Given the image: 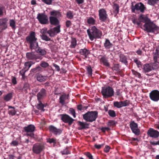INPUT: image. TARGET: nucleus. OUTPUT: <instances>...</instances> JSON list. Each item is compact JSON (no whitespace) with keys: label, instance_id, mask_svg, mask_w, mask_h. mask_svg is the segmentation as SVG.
<instances>
[{"label":"nucleus","instance_id":"f257e3e1","mask_svg":"<svg viewBox=\"0 0 159 159\" xmlns=\"http://www.w3.org/2000/svg\"><path fill=\"white\" fill-rule=\"evenodd\" d=\"M27 43L29 45L30 49L31 50H35V52L42 56H45L47 53L45 49H42L39 46L37 38L36 37L34 32L31 31L29 35L25 38Z\"/></svg>","mask_w":159,"mask_h":159},{"label":"nucleus","instance_id":"f03ea898","mask_svg":"<svg viewBox=\"0 0 159 159\" xmlns=\"http://www.w3.org/2000/svg\"><path fill=\"white\" fill-rule=\"evenodd\" d=\"M87 32L89 39L91 41L94 39H100L102 35V31L95 26L91 27L87 30Z\"/></svg>","mask_w":159,"mask_h":159},{"label":"nucleus","instance_id":"7ed1b4c3","mask_svg":"<svg viewBox=\"0 0 159 159\" xmlns=\"http://www.w3.org/2000/svg\"><path fill=\"white\" fill-rule=\"evenodd\" d=\"M143 30L148 33H155L159 30V27L151 20L148 23L145 24L143 26Z\"/></svg>","mask_w":159,"mask_h":159},{"label":"nucleus","instance_id":"20e7f679","mask_svg":"<svg viewBox=\"0 0 159 159\" xmlns=\"http://www.w3.org/2000/svg\"><path fill=\"white\" fill-rule=\"evenodd\" d=\"M97 111H89L83 115V119L86 121L92 122L96 120L98 117Z\"/></svg>","mask_w":159,"mask_h":159},{"label":"nucleus","instance_id":"39448f33","mask_svg":"<svg viewBox=\"0 0 159 159\" xmlns=\"http://www.w3.org/2000/svg\"><path fill=\"white\" fill-rule=\"evenodd\" d=\"M114 91L111 87L107 86L102 88L101 93L104 98H108L113 96Z\"/></svg>","mask_w":159,"mask_h":159},{"label":"nucleus","instance_id":"423d86ee","mask_svg":"<svg viewBox=\"0 0 159 159\" xmlns=\"http://www.w3.org/2000/svg\"><path fill=\"white\" fill-rule=\"evenodd\" d=\"M131 4V9L132 12L133 13H135V10L143 13L146 9L144 5L141 2L136 3L134 2H132Z\"/></svg>","mask_w":159,"mask_h":159},{"label":"nucleus","instance_id":"0eeeda50","mask_svg":"<svg viewBox=\"0 0 159 159\" xmlns=\"http://www.w3.org/2000/svg\"><path fill=\"white\" fill-rule=\"evenodd\" d=\"M44 147L43 144L36 143L33 145L32 150L34 153L39 154L44 149Z\"/></svg>","mask_w":159,"mask_h":159},{"label":"nucleus","instance_id":"6e6552de","mask_svg":"<svg viewBox=\"0 0 159 159\" xmlns=\"http://www.w3.org/2000/svg\"><path fill=\"white\" fill-rule=\"evenodd\" d=\"M99 20L101 22H105L108 19V15L107 11L104 8L100 9L98 11Z\"/></svg>","mask_w":159,"mask_h":159},{"label":"nucleus","instance_id":"1a4fd4ad","mask_svg":"<svg viewBox=\"0 0 159 159\" xmlns=\"http://www.w3.org/2000/svg\"><path fill=\"white\" fill-rule=\"evenodd\" d=\"M26 57L28 60H35L37 61H39L38 59L41 60L43 58L41 56L37 55L33 52H27Z\"/></svg>","mask_w":159,"mask_h":159},{"label":"nucleus","instance_id":"9d476101","mask_svg":"<svg viewBox=\"0 0 159 159\" xmlns=\"http://www.w3.org/2000/svg\"><path fill=\"white\" fill-rule=\"evenodd\" d=\"M37 19L39 23L45 25L48 23V17L43 13H39L37 15Z\"/></svg>","mask_w":159,"mask_h":159},{"label":"nucleus","instance_id":"9b49d317","mask_svg":"<svg viewBox=\"0 0 159 159\" xmlns=\"http://www.w3.org/2000/svg\"><path fill=\"white\" fill-rule=\"evenodd\" d=\"M130 127L132 132L135 135H139L140 134V129L138 128L137 123L134 121L131 122L129 124Z\"/></svg>","mask_w":159,"mask_h":159},{"label":"nucleus","instance_id":"f8f14e48","mask_svg":"<svg viewBox=\"0 0 159 159\" xmlns=\"http://www.w3.org/2000/svg\"><path fill=\"white\" fill-rule=\"evenodd\" d=\"M150 99L154 102H157L159 100V91L157 90H152L149 93Z\"/></svg>","mask_w":159,"mask_h":159},{"label":"nucleus","instance_id":"ddd939ff","mask_svg":"<svg viewBox=\"0 0 159 159\" xmlns=\"http://www.w3.org/2000/svg\"><path fill=\"white\" fill-rule=\"evenodd\" d=\"M61 120L65 123H68L70 125L73 123L74 120L71 117L69 116L66 114H61Z\"/></svg>","mask_w":159,"mask_h":159},{"label":"nucleus","instance_id":"4468645a","mask_svg":"<svg viewBox=\"0 0 159 159\" xmlns=\"http://www.w3.org/2000/svg\"><path fill=\"white\" fill-rule=\"evenodd\" d=\"M147 134L149 136L154 138H158L159 135V132L152 128H150L148 130Z\"/></svg>","mask_w":159,"mask_h":159},{"label":"nucleus","instance_id":"2eb2a0df","mask_svg":"<svg viewBox=\"0 0 159 159\" xmlns=\"http://www.w3.org/2000/svg\"><path fill=\"white\" fill-rule=\"evenodd\" d=\"M60 25H58L57 26L49 30L47 32V33L49 34L50 36H52L56 33H59L60 32Z\"/></svg>","mask_w":159,"mask_h":159},{"label":"nucleus","instance_id":"dca6fc26","mask_svg":"<svg viewBox=\"0 0 159 159\" xmlns=\"http://www.w3.org/2000/svg\"><path fill=\"white\" fill-rule=\"evenodd\" d=\"M47 96L46 90L43 88L37 94V97L38 100L41 101Z\"/></svg>","mask_w":159,"mask_h":159},{"label":"nucleus","instance_id":"f3484780","mask_svg":"<svg viewBox=\"0 0 159 159\" xmlns=\"http://www.w3.org/2000/svg\"><path fill=\"white\" fill-rule=\"evenodd\" d=\"M101 57L100 59V63L101 64H103L104 66L107 67H109L110 64L108 62V59L106 55H104L103 56H100Z\"/></svg>","mask_w":159,"mask_h":159},{"label":"nucleus","instance_id":"a211bd4d","mask_svg":"<svg viewBox=\"0 0 159 159\" xmlns=\"http://www.w3.org/2000/svg\"><path fill=\"white\" fill-rule=\"evenodd\" d=\"M8 20L7 18H4L0 19V26L1 28H0L1 31L5 30L7 28V22Z\"/></svg>","mask_w":159,"mask_h":159},{"label":"nucleus","instance_id":"6ab92c4d","mask_svg":"<svg viewBox=\"0 0 159 159\" xmlns=\"http://www.w3.org/2000/svg\"><path fill=\"white\" fill-rule=\"evenodd\" d=\"M49 129L51 132L53 133L55 135L60 134L61 132L60 129H57L52 125H50L49 126Z\"/></svg>","mask_w":159,"mask_h":159},{"label":"nucleus","instance_id":"aec40b11","mask_svg":"<svg viewBox=\"0 0 159 159\" xmlns=\"http://www.w3.org/2000/svg\"><path fill=\"white\" fill-rule=\"evenodd\" d=\"M80 54L83 56V58L85 59L88 57V55L90 54V52L86 48L81 49H80L79 51Z\"/></svg>","mask_w":159,"mask_h":159},{"label":"nucleus","instance_id":"412c9836","mask_svg":"<svg viewBox=\"0 0 159 159\" xmlns=\"http://www.w3.org/2000/svg\"><path fill=\"white\" fill-rule=\"evenodd\" d=\"M49 20L50 24L54 25H57L60 23L58 18L55 16H50L49 17Z\"/></svg>","mask_w":159,"mask_h":159},{"label":"nucleus","instance_id":"4be33fe9","mask_svg":"<svg viewBox=\"0 0 159 159\" xmlns=\"http://www.w3.org/2000/svg\"><path fill=\"white\" fill-rule=\"evenodd\" d=\"M35 127L33 125H29L27 126L24 128L25 131L27 133L29 132H33L35 129Z\"/></svg>","mask_w":159,"mask_h":159},{"label":"nucleus","instance_id":"5701e85b","mask_svg":"<svg viewBox=\"0 0 159 159\" xmlns=\"http://www.w3.org/2000/svg\"><path fill=\"white\" fill-rule=\"evenodd\" d=\"M69 94H63L61 95L59 98V103L62 105H63L65 104V102L66 99H69Z\"/></svg>","mask_w":159,"mask_h":159},{"label":"nucleus","instance_id":"b1692460","mask_svg":"<svg viewBox=\"0 0 159 159\" xmlns=\"http://www.w3.org/2000/svg\"><path fill=\"white\" fill-rule=\"evenodd\" d=\"M120 61L122 63L125 64L126 66L128 65V61H127V57L124 55L122 54H120L119 56Z\"/></svg>","mask_w":159,"mask_h":159},{"label":"nucleus","instance_id":"393cba45","mask_svg":"<svg viewBox=\"0 0 159 159\" xmlns=\"http://www.w3.org/2000/svg\"><path fill=\"white\" fill-rule=\"evenodd\" d=\"M153 69V67L149 64H146L143 65V71L145 73L149 72Z\"/></svg>","mask_w":159,"mask_h":159},{"label":"nucleus","instance_id":"a878e982","mask_svg":"<svg viewBox=\"0 0 159 159\" xmlns=\"http://www.w3.org/2000/svg\"><path fill=\"white\" fill-rule=\"evenodd\" d=\"M51 16L57 18H59L62 16L61 13L59 10H53L50 12Z\"/></svg>","mask_w":159,"mask_h":159},{"label":"nucleus","instance_id":"bb28decb","mask_svg":"<svg viewBox=\"0 0 159 159\" xmlns=\"http://www.w3.org/2000/svg\"><path fill=\"white\" fill-rule=\"evenodd\" d=\"M139 20L140 22V24L141 22L144 23L145 24H146L148 23L150 20V19L147 17L144 16L143 15H141L140 16L139 18Z\"/></svg>","mask_w":159,"mask_h":159},{"label":"nucleus","instance_id":"cd10ccee","mask_svg":"<svg viewBox=\"0 0 159 159\" xmlns=\"http://www.w3.org/2000/svg\"><path fill=\"white\" fill-rule=\"evenodd\" d=\"M113 46L112 44L110 42L108 39H105V42L104 43V46L106 49H110Z\"/></svg>","mask_w":159,"mask_h":159},{"label":"nucleus","instance_id":"c85d7f7f","mask_svg":"<svg viewBox=\"0 0 159 159\" xmlns=\"http://www.w3.org/2000/svg\"><path fill=\"white\" fill-rule=\"evenodd\" d=\"M43 71V69L39 66L32 69L30 70L31 73H38Z\"/></svg>","mask_w":159,"mask_h":159},{"label":"nucleus","instance_id":"c756f323","mask_svg":"<svg viewBox=\"0 0 159 159\" xmlns=\"http://www.w3.org/2000/svg\"><path fill=\"white\" fill-rule=\"evenodd\" d=\"M47 78L48 77L47 76L43 75L41 74L38 75L36 77L37 80L41 82L45 81Z\"/></svg>","mask_w":159,"mask_h":159},{"label":"nucleus","instance_id":"7c9ffc66","mask_svg":"<svg viewBox=\"0 0 159 159\" xmlns=\"http://www.w3.org/2000/svg\"><path fill=\"white\" fill-rule=\"evenodd\" d=\"M87 22L90 25H93L96 24L95 19L91 16L87 18Z\"/></svg>","mask_w":159,"mask_h":159},{"label":"nucleus","instance_id":"2f4dec72","mask_svg":"<svg viewBox=\"0 0 159 159\" xmlns=\"http://www.w3.org/2000/svg\"><path fill=\"white\" fill-rule=\"evenodd\" d=\"M9 110L8 111V114L10 115L13 116L16 114V111L15 110V108L11 106L8 107Z\"/></svg>","mask_w":159,"mask_h":159},{"label":"nucleus","instance_id":"473e14b6","mask_svg":"<svg viewBox=\"0 0 159 159\" xmlns=\"http://www.w3.org/2000/svg\"><path fill=\"white\" fill-rule=\"evenodd\" d=\"M39 103L36 105V107L39 110H41L42 111H44L45 109L44 107L45 105L44 104L42 103L41 101L38 100Z\"/></svg>","mask_w":159,"mask_h":159},{"label":"nucleus","instance_id":"72a5a7b5","mask_svg":"<svg viewBox=\"0 0 159 159\" xmlns=\"http://www.w3.org/2000/svg\"><path fill=\"white\" fill-rule=\"evenodd\" d=\"M79 125L81 127V128L79 129H83L86 128H88L89 124L86 123H84L80 121L78 122Z\"/></svg>","mask_w":159,"mask_h":159},{"label":"nucleus","instance_id":"f704fd0d","mask_svg":"<svg viewBox=\"0 0 159 159\" xmlns=\"http://www.w3.org/2000/svg\"><path fill=\"white\" fill-rule=\"evenodd\" d=\"M12 98V93H10L3 97V99L6 102L10 101Z\"/></svg>","mask_w":159,"mask_h":159},{"label":"nucleus","instance_id":"c9c22d12","mask_svg":"<svg viewBox=\"0 0 159 159\" xmlns=\"http://www.w3.org/2000/svg\"><path fill=\"white\" fill-rule=\"evenodd\" d=\"M77 41L75 38H72L71 41V44L70 45V48H75L76 46Z\"/></svg>","mask_w":159,"mask_h":159},{"label":"nucleus","instance_id":"e433bc0d","mask_svg":"<svg viewBox=\"0 0 159 159\" xmlns=\"http://www.w3.org/2000/svg\"><path fill=\"white\" fill-rule=\"evenodd\" d=\"M31 61H29L25 62V67L24 68V69L28 71L32 65L31 63Z\"/></svg>","mask_w":159,"mask_h":159},{"label":"nucleus","instance_id":"4c0bfd02","mask_svg":"<svg viewBox=\"0 0 159 159\" xmlns=\"http://www.w3.org/2000/svg\"><path fill=\"white\" fill-rule=\"evenodd\" d=\"M66 16L68 19H72L74 16L73 12L71 11H68L66 13Z\"/></svg>","mask_w":159,"mask_h":159},{"label":"nucleus","instance_id":"58836bf2","mask_svg":"<svg viewBox=\"0 0 159 159\" xmlns=\"http://www.w3.org/2000/svg\"><path fill=\"white\" fill-rule=\"evenodd\" d=\"M108 113L111 117H114L116 116V111L113 110H109L108 111Z\"/></svg>","mask_w":159,"mask_h":159},{"label":"nucleus","instance_id":"ea45409f","mask_svg":"<svg viewBox=\"0 0 159 159\" xmlns=\"http://www.w3.org/2000/svg\"><path fill=\"white\" fill-rule=\"evenodd\" d=\"M148 3V4L154 6L157 4L159 1V0H147Z\"/></svg>","mask_w":159,"mask_h":159},{"label":"nucleus","instance_id":"a19ab883","mask_svg":"<svg viewBox=\"0 0 159 159\" xmlns=\"http://www.w3.org/2000/svg\"><path fill=\"white\" fill-rule=\"evenodd\" d=\"M10 26H11L12 29L16 28V22L13 19L10 20L9 21Z\"/></svg>","mask_w":159,"mask_h":159},{"label":"nucleus","instance_id":"79ce46f5","mask_svg":"<svg viewBox=\"0 0 159 159\" xmlns=\"http://www.w3.org/2000/svg\"><path fill=\"white\" fill-rule=\"evenodd\" d=\"M120 66L119 64H115L114 65L112 69L113 70H115L116 71L118 72L120 70Z\"/></svg>","mask_w":159,"mask_h":159},{"label":"nucleus","instance_id":"37998d69","mask_svg":"<svg viewBox=\"0 0 159 159\" xmlns=\"http://www.w3.org/2000/svg\"><path fill=\"white\" fill-rule=\"evenodd\" d=\"M122 107L128 106L129 104V101L126 100L124 101H120Z\"/></svg>","mask_w":159,"mask_h":159},{"label":"nucleus","instance_id":"c03bdc74","mask_svg":"<svg viewBox=\"0 0 159 159\" xmlns=\"http://www.w3.org/2000/svg\"><path fill=\"white\" fill-rule=\"evenodd\" d=\"M86 70L87 71L88 74L89 76H91L92 73V70L90 66H86Z\"/></svg>","mask_w":159,"mask_h":159},{"label":"nucleus","instance_id":"a18cd8bd","mask_svg":"<svg viewBox=\"0 0 159 159\" xmlns=\"http://www.w3.org/2000/svg\"><path fill=\"white\" fill-rule=\"evenodd\" d=\"M113 105L115 107L119 108L122 107L121 102L115 101L113 102Z\"/></svg>","mask_w":159,"mask_h":159},{"label":"nucleus","instance_id":"49530a36","mask_svg":"<svg viewBox=\"0 0 159 159\" xmlns=\"http://www.w3.org/2000/svg\"><path fill=\"white\" fill-rule=\"evenodd\" d=\"M40 36L41 39L47 41H50L51 40L50 38L49 37H48L45 34H42L41 35H40Z\"/></svg>","mask_w":159,"mask_h":159},{"label":"nucleus","instance_id":"de8ad7c7","mask_svg":"<svg viewBox=\"0 0 159 159\" xmlns=\"http://www.w3.org/2000/svg\"><path fill=\"white\" fill-rule=\"evenodd\" d=\"M134 61L138 67L141 68L142 66V63L141 62L136 58L134 59Z\"/></svg>","mask_w":159,"mask_h":159},{"label":"nucleus","instance_id":"09e8293b","mask_svg":"<svg viewBox=\"0 0 159 159\" xmlns=\"http://www.w3.org/2000/svg\"><path fill=\"white\" fill-rule=\"evenodd\" d=\"M40 66L43 68H47L49 66V64L47 62L42 61L41 62L40 64Z\"/></svg>","mask_w":159,"mask_h":159},{"label":"nucleus","instance_id":"8fccbe9b","mask_svg":"<svg viewBox=\"0 0 159 159\" xmlns=\"http://www.w3.org/2000/svg\"><path fill=\"white\" fill-rule=\"evenodd\" d=\"M47 142L50 143H53L54 145L57 143L56 139L54 138H49L47 140Z\"/></svg>","mask_w":159,"mask_h":159},{"label":"nucleus","instance_id":"3c124183","mask_svg":"<svg viewBox=\"0 0 159 159\" xmlns=\"http://www.w3.org/2000/svg\"><path fill=\"white\" fill-rule=\"evenodd\" d=\"M61 153L62 155H68L70 153V152L68 150V147H67L66 148L64 149L63 151H62L61 152Z\"/></svg>","mask_w":159,"mask_h":159},{"label":"nucleus","instance_id":"603ef678","mask_svg":"<svg viewBox=\"0 0 159 159\" xmlns=\"http://www.w3.org/2000/svg\"><path fill=\"white\" fill-rule=\"evenodd\" d=\"M131 71L132 72V74L136 77H137L139 78H141V74L140 73L135 71L134 70H132Z\"/></svg>","mask_w":159,"mask_h":159},{"label":"nucleus","instance_id":"864d4df0","mask_svg":"<svg viewBox=\"0 0 159 159\" xmlns=\"http://www.w3.org/2000/svg\"><path fill=\"white\" fill-rule=\"evenodd\" d=\"M113 6L115 8L114 12L116 14H118L119 11V5L117 4L114 3V4Z\"/></svg>","mask_w":159,"mask_h":159},{"label":"nucleus","instance_id":"5fc2aeb1","mask_svg":"<svg viewBox=\"0 0 159 159\" xmlns=\"http://www.w3.org/2000/svg\"><path fill=\"white\" fill-rule=\"evenodd\" d=\"M4 11L6 12L5 7L2 5L0 6V16H3Z\"/></svg>","mask_w":159,"mask_h":159},{"label":"nucleus","instance_id":"6e6d98bb","mask_svg":"<svg viewBox=\"0 0 159 159\" xmlns=\"http://www.w3.org/2000/svg\"><path fill=\"white\" fill-rule=\"evenodd\" d=\"M107 125L109 127L114 126L116 125L115 122L114 120H110L107 123Z\"/></svg>","mask_w":159,"mask_h":159},{"label":"nucleus","instance_id":"4d7b16f0","mask_svg":"<svg viewBox=\"0 0 159 159\" xmlns=\"http://www.w3.org/2000/svg\"><path fill=\"white\" fill-rule=\"evenodd\" d=\"M69 111L73 116V117L75 118L76 117L75 112V109L72 108H70L69 109Z\"/></svg>","mask_w":159,"mask_h":159},{"label":"nucleus","instance_id":"13d9d810","mask_svg":"<svg viewBox=\"0 0 159 159\" xmlns=\"http://www.w3.org/2000/svg\"><path fill=\"white\" fill-rule=\"evenodd\" d=\"M84 154L89 159H94L93 156L89 152H85L84 153Z\"/></svg>","mask_w":159,"mask_h":159},{"label":"nucleus","instance_id":"bf43d9fd","mask_svg":"<svg viewBox=\"0 0 159 159\" xmlns=\"http://www.w3.org/2000/svg\"><path fill=\"white\" fill-rule=\"evenodd\" d=\"M26 135L27 136H30L31 138L33 139H35L36 138L35 137L34 134L33 132H29L26 134Z\"/></svg>","mask_w":159,"mask_h":159},{"label":"nucleus","instance_id":"052dcab7","mask_svg":"<svg viewBox=\"0 0 159 159\" xmlns=\"http://www.w3.org/2000/svg\"><path fill=\"white\" fill-rule=\"evenodd\" d=\"M27 71V70H25L24 68L23 69L21 70L19 72L20 74L22 75V78L23 79H24L25 72Z\"/></svg>","mask_w":159,"mask_h":159},{"label":"nucleus","instance_id":"680f3d73","mask_svg":"<svg viewBox=\"0 0 159 159\" xmlns=\"http://www.w3.org/2000/svg\"><path fill=\"white\" fill-rule=\"evenodd\" d=\"M101 130L102 132L105 133L106 131H109L110 130V129L109 127H102L101 128Z\"/></svg>","mask_w":159,"mask_h":159},{"label":"nucleus","instance_id":"e2e57ef3","mask_svg":"<svg viewBox=\"0 0 159 159\" xmlns=\"http://www.w3.org/2000/svg\"><path fill=\"white\" fill-rule=\"evenodd\" d=\"M133 23L134 24H137L139 26L140 25V22L139 21H138L137 19L136 18L133 19L132 20Z\"/></svg>","mask_w":159,"mask_h":159},{"label":"nucleus","instance_id":"0e129e2a","mask_svg":"<svg viewBox=\"0 0 159 159\" xmlns=\"http://www.w3.org/2000/svg\"><path fill=\"white\" fill-rule=\"evenodd\" d=\"M42 1L48 5L51 4L52 3V1L51 0H42Z\"/></svg>","mask_w":159,"mask_h":159},{"label":"nucleus","instance_id":"69168bd1","mask_svg":"<svg viewBox=\"0 0 159 159\" xmlns=\"http://www.w3.org/2000/svg\"><path fill=\"white\" fill-rule=\"evenodd\" d=\"M52 65L55 67L57 71L59 72L60 71V68L58 65L54 63H53Z\"/></svg>","mask_w":159,"mask_h":159},{"label":"nucleus","instance_id":"338daca9","mask_svg":"<svg viewBox=\"0 0 159 159\" xmlns=\"http://www.w3.org/2000/svg\"><path fill=\"white\" fill-rule=\"evenodd\" d=\"M110 148L108 146H106L104 148V151L105 152L107 153L109 152Z\"/></svg>","mask_w":159,"mask_h":159},{"label":"nucleus","instance_id":"774afa93","mask_svg":"<svg viewBox=\"0 0 159 159\" xmlns=\"http://www.w3.org/2000/svg\"><path fill=\"white\" fill-rule=\"evenodd\" d=\"M71 25V22L70 20H67L66 22V25L67 28L69 27Z\"/></svg>","mask_w":159,"mask_h":159}]
</instances>
